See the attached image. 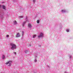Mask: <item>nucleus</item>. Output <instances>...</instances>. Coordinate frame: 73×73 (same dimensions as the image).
<instances>
[{"label":"nucleus","instance_id":"nucleus-13","mask_svg":"<svg viewBox=\"0 0 73 73\" xmlns=\"http://www.w3.org/2000/svg\"><path fill=\"white\" fill-rule=\"evenodd\" d=\"M36 36L35 35H34L33 36V38H35V37H36Z\"/></svg>","mask_w":73,"mask_h":73},{"label":"nucleus","instance_id":"nucleus-1","mask_svg":"<svg viewBox=\"0 0 73 73\" xmlns=\"http://www.w3.org/2000/svg\"><path fill=\"white\" fill-rule=\"evenodd\" d=\"M10 45L12 46L11 47V49L12 50H13L14 49H16V45L12 43H11Z\"/></svg>","mask_w":73,"mask_h":73},{"label":"nucleus","instance_id":"nucleus-4","mask_svg":"<svg viewBox=\"0 0 73 73\" xmlns=\"http://www.w3.org/2000/svg\"><path fill=\"white\" fill-rule=\"evenodd\" d=\"M20 37V33H17V36H16V37Z\"/></svg>","mask_w":73,"mask_h":73},{"label":"nucleus","instance_id":"nucleus-14","mask_svg":"<svg viewBox=\"0 0 73 73\" xmlns=\"http://www.w3.org/2000/svg\"><path fill=\"white\" fill-rule=\"evenodd\" d=\"M9 36V35H6L7 37H8Z\"/></svg>","mask_w":73,"mask_h":73},{"label":"nucleus","instance_id":"nucleus-19","mask_svg":"<svg viewBox=\"0 0 73 73\" xmlns=\"http://www.w3.org/2000/svg\"><path fill=\"white\" fill-rule=\"evenodd\" d=\"M14 54H16V52H14Z\"/></svg>","mask_w":73,"mask_h":73},{"label":"nucleus","instance_id":"nucleus-7","mask_svg":"<svg viewBox=\"0 0 73 73\" xmlns=\"http://www.w3.org/2000/svg\"><path fill=\"white\" fill-rule=\"evenodd\" d=\"M3 8L4 9H5V6H3Z\"/></svg>","mask_w":73,"mask_h":73},{"label":"nucleus","instance_id":"nucleus-9","mask_svg":"<svg viewBox=\"0 0 73 73\" xmlns=\"http://www.w3.org/2000/svg\"><path fill=\"white\" fill-rule=\"evenodd\" d=\"M62 12H65V11L63 10H62Z\"/></svg>","mask_w":73,"mask_h":73},{"label":"nucleus","instance_id":"nucleus-21","mask_svg":"<svg viewBox=\"0 0 73 73\" xmlns=\"http://www.w3.org/2000/svg\"><path fill=\"white\" fill-rule=\"evenodd\" d=\"M26 52H28V50H27Z\"/></svg>","mask_w":73,"mask_h":73},{"label":"nucleus","instance_id":"nucleus-2","mask_svg":"<svg viewBox=\"0 0 73 73\" xmlns=\"http://www.w3.org/2000/svg\"><path fill=\"white\" fill-rule=\"evenodd\" d=\"M12 62L11 61H9L8 62L6 63V65H9V66H10Z\"/></svg>","mask_w":73,"mask_h":73},{"label":"nucleus","instance_id":"nucleus-8","mask_svg":"<svg viewBox=\"0 0 73 73\" xmlns=\"http://www.w3.org/2000/svg\"><path fill=\"white\" fill-rule=\"evenodd\" d=\"M4 58H5V56L4 55H3L2 59H4Z\"/></svg>","mask_w":73,"mask_h":73},{"label":"nucleus","instance_id":"nucleus-20","mask_svg":"<svg viewBox=\"0 0 73 73\" xmlns=\"http://www.w3.org/2000/svg\"><path fill=\"white\" fill-rule=\"evenodd\" d=\"M35 62H36V59H35Z\"/></svg>","mask_w":73,"mask_h":73},{"label":"nucleus","instance_id":"nucleus-10","mask_svg":"<svg viewBox=\"0 0 73 73\" xmlns=\"http://www.w3.org/2000/svg\"><path fill=\"white\" fill-rule=\"evenodd\" d=\"M39 20H38L37 21V23L38 24H39Z\"/></svg>","mask_w":73,"mask_h":73},{"label":"nucleus","instance_id":"nucleus-12","mask_svg":"<svg viewBox=\"0 0 73 73\" xmlns=\"http://www.w3.org/2000/svg\"><path fill=\"white\" fill-rule=\"evenodd\" d=\"M22 36H23V35H24V31H22Z\"/></svg>","mask_w":73,"mask_h":73},{"label":"nucleus","instance_id":"nucleus-11","mask_svg":"<svg viewBox=\"0 0 73 73\" xmlns=\"http://www.w3.org/2000/svg\"><path fill=\"white\" fill-rule=\"evenodd\" d=\"M66 31H67V32H69V29H67V30H66Z\"/></svg>","mask_w":73,"mask_h":73},{"label":"nucleus","instance_id":"nucleus-3","mask_svg":"<svg viewBox=\"0 0 73 73\" xmlns=\"http://www.w3.org/2000/svg\"><path fill=\"white\" fill-rule=\"evenodd\" d=\"M43 33H40V35L39 36H38V38H40L41 37H42V36H43Z\"/></svg>","mask_w":73,"mask_h":73},{"label":"nucleus","instance_id":"nucleus-16","mask_svg":"<svg viewBox=\"0 0 73 73\" xmlns=\"http://www.w3.org/2000/svg\"><path fill=\"white\" fill-rule=\"evenodd\" d=\"M25 23H26V22H25L23 23V24H25Z\"/></svg>","mask_w":73,"mask_h":73},{"label":"nucleus","instance_id":"nucleus-18","mask_svg":"<svg viewBox=\"0 0 73 73\" xmlns=\"http://www.w3.org/2000/svg\"><path fill=\"white\" fill-rule=\"evenodd\" d=\"M0 8H1V5H0Z\"/></svg>","mask_w":73,"mask_h":73},{"label":"nucleus","instance_id":"nucleus-15","mask_svg":"<svg viewBox=\"0 0 73 73\" xmlns=\"http://www.w3.org/2000/svg\"><path fill=\"white\" fill-rule=\"evenodd\" d=\"M33 2H35L36 1V0H33Z\"/></svg>","mask_w":73,"mask_h":73},{"label":"nucleus","instance_id":"nucleus-5","mask_svg":"<svg viewBox=\"0 0 73 73\" xmlns=\"http://www.w3.org/2000/svg\"><path fill=\"white\" fill-rule=\"evenodd\" d=\"M28 27L29 28H31L32 27V26L31 25V24L29 23L28 24Z\"/></svg>","mask_w":73,"mask_h":73},{"label":"nucleus","instance_id":"nucleus-17","mask_svg":"<svg viewBox=\"0 0 73 73\" xmlns=\"http://www.w3.org/2000/svg\"><path fill=\"white\" fill-rule=\"evenodd\" d=\"M20 17H21V18H23V16H21Z\"/></svg>","mask_w":73,"mask_h":73},{"label":"nucleus","instance_id":"nucleus-6","mask_svg":"<svg viewBox=\"0 0 73 73\" xmlns=\"http://www.w3.org/2000/svg\"><path fill=\"white\" fill-rule=\"evenodd\" d=\"M14 23L15 25L17 24V22L16 21H14Z\"/></svg>","mask_w":73,"mask_h":73}]
</instances>
